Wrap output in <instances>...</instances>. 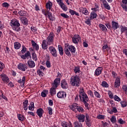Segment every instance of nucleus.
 <instances>
[{"instance_id":"1","label":"nucleus","mask_w":127,"mask_h":127,"mask_svg":"<svg viewBox=\"0 0 127 127\" xmlns=\"http://www.w3.org/2000/svg\"><path fill=\"white\" fill-rule=\"evenodd\" d=\"M60 81H61V79L60 78H56L54 83H52V87L50 89V93L51 96H54L56 94V88L58 87V85L60 84Z\"/></svg>"},{"instance_id":"2","label":"nucleus","mask_w":127,"mask_h":127,"mask_svg":"<svg viewBox=\"0 0 127 127\" xmlns=\"http://www.w3.org/2000/svg\"><path fill=\"white\" fill-rule=\"evenodd\" d=\"M70 83L71 86L79 87L81 84V79H80V76L79 75L72 76L70 78Z\"/></svg>"},{"instance_id":"3","label":"nucleus","mask_w":127,"mask_h":127,"mask_svg":"<svg viewBox=\"0 0 127 127\" xmlns=\"http://www.w3.org/2000/svg\"><path fill=\"white\" fill-rule=\"evenodd\" d=\"M54 36H55V34L53 32H51L49 34V36L47 37L46 40L48 45H51V44L53 43L54 41Z\"/></svg>"},{"instance_id":"4","label":"nucleus","mask_w":127,"mask_h":127,"mask_svg":"<svg viewBox=\"0 0 127 127\" xmlns=\"http://www.w3.org/2000/svg\"><path fill=\"white\" fill-rule=\"evenodd\" d=\"M79 98L80 100L82 99V102L84 103V102H88L89 97H88V95L85 93L84 91H81L80 92Z\"/></svg>"},{"instance_id":"5","label":"nucleus","mask_w":127,"mask_h":127,"mask_svg":"<svg viewBox=\"0 0 127 127\" xmlns=\"http://www.w3.org/2000/svg\"><path fill=\"white\" fill-rule=\"evenodd\" d=\"M49 51H50L51 54H52V56L53 57H57V51L56 50V49L54 48L53 46H50L49 48Z\"/></svg>"},{"instance_id":"6","label":"nucleus","mask_w":127,"mask_h":127,"mask_svg":"<svg viewBox=\"0 0 127 127\" xmlns=\"http://www.w3.org/2000/svg\"><path fill=\"white\" fill-rule=\"evenodd\" d=\"M72 40L73 43L77 44L78 42H81V37H80L79 35H74L72 38Z\"/></svg>"},{"instance_id":"7","label":"nucleus","mask_w":127,"mask_h":127,"mask_svg":"<svg viewBox=\"0 0 127 127\" xmlns=\"http://www.w3.org/2000/svg\"><path fill=\"white\" fill-rule=\"evenodd\" d=\"M57 96L59 99H64V98H66V92L64 91H60L57 93Z\"/></svg>"},{"instance_id":"8","label":"nucleus","mask_w":127,"mask_h":127,"mask_svg":"<svg viewBox=\"0 0 127 127\" xmlns=\"http://www.w3.org/2000/svg\"><path fill=\"white\" fill-rule=\"evenodd\" d=\"M17 68L21 71H25L26 69H27V66L24 64L20 63L18 65Z\"/></svg>"},{"instance_id":"9","label":"nucleus","mask_w":127,"mask_h":127,"mask_svg":"<svg viewBox=\"0 0 127 127\" xmlns=\"http://www.w3.org/2000/svg\"><path fill=\"white\" fill-rule=\"evenodd\" d=\"M85 124L86 126L88 127H91V120H90V116L88 114H85Z\"/></svg>"},{"instance_id":"10","label":"nucleus","mask_w":127,"mask_h":127,"mask_svg":"<svg viewBox=\"0 0 127 127\" xmlns=\"http://www.w3.org/2000/svg\"><path fill=\"white\" fill-rule=\"evenodd\" d=\"M10 24L12 27L15 26H20V24H19V22L17 20H12L11 21Z\"/></svg>"},{"instance_id":"11","label":"nucleus","mask_w":127,"mask_h":127,"mask_svg":"<svg viewBox=\"0 0 127 127\" xmlns=\"http://www.w3.org/2000/svg\"><path fill=\"white\" fill-rule=\"evenodd\" d=\"M64 53H65L67 56L70 57L71 53H70V51H69V49L68 48V44H65L64 45Z\"/></svg>"},{"instance_id":"12","label":"nucleus","mask_w":127,"mask_h":127,"mask_svg":"<svg viewBox=\"0 0 127 127\" xmlns=\"http://www.w3.org/2000/svg\"><path fill=\"white\" fill-rule=\"evenodd\" d=\"M61 86L63 89H66L68 87V83H67V81L66 80L63 79L61 81Z\"/></svg>"},{"instance_id":"13","label":"nucleus","mask_w":127,"mask_h":127,"mask_svg":"<svg viewBox=\"0 0 127 127\" xmlns=\"http://www.w3.org/2000/svg\"><path fill=\"white\" fill-rule=\"evenodd\" d=\"M121 86V79L119 77H117L114 84L115 88H119Z\"/></svg>"},{"instance_id":"14","label":"nucleus","mask_w":127,"mask_h":127,"mask_svg":"<svg viewBox=\"0 0 127 127\" xmlns=\"http://www.w3.org/2000/svg\"><path fill=\"white\" fill-rule=\"evenodd\" d=\"M44 113V110L42 109V108H39V109L37 110L36 114L39 117V118H42V116Z\"/></svg>"},{"instance_id":"15","label":"nucleus","mask_w":127,"mask_h":127,"mask_svg":"<svg viewBox=\"0 0 127 127\" xmlns=\"http://www.w3.org/2000/svg\"><path fill=\"white\" fill-rule=\"evenodd\" d=\"M0 77L4 83H8L9 82V79H8V77L6 76V75L4 74H1Z\"/></svg>"},{"instance_id":"16","label":"nucleus","mask_w":127,"mask_h":127,"mask_svg":"<svg viewBox=\"0 0 127 127\" xmlns=\"http://www.w3.org/2000/svg\"><path fill=\"white\" fill-rule=\"evenodd\" d=\"M103 71V67L99 66L95 70V76H99L100 74L102 73Z\"/></svg>"},{"instance_id":"17","label":"nucleus","mask_w":127,"mask_h":127,"mask_svg":"<svg viewBox=\"0 0 127 127\" xmlns=\"http://www.w3.org/2000/svg\"><path fill=\"white\" fill-rule=\"evenodd\" d=\"M77 119L79 123H84L85 122V115H79L77 116Z\"/></svg>"},{"instance_id":"18","label":"nucleus","mask_w":127,"mask_h":127,"mask_svg":"<svg viewBox=\"0 0 127 127\" xmlns=\"http://www.w3.org/2000/svg\"><path fill=\"white\" fill-rule=\"evenodd\" d=\"M79 11L80 12H82V13H83V14H85V15H88V14H89V12L88 11V10L86 8H80Z\"/></svg>"},{"instance_id":"19","label":"nucleus","mask_w":127,"mask_h":127,"mask_svg":"<svg viewBox=\"0 0 127 127\" xmlns=\"http://www.w3.org/2000/svg\"><path fill=\"white\" fill-rule=\"evenodd\" d=\"M28 57H30V58H31V55L30 54V53L28 51L27 53H26L25 55H22L21 56V58H22V59H24V60L26 59V58L28 59L29 58Z\"/></svg>"},{"instance_id":"20","label":"nucleus","mask_w":127,"mask_h":127,"mask_svg":"<svg viewBox=\"0 0 127 127\" xmlns=\"http://www.w3.org/2000/svg\"><path fill=\"white\" fill-rule=\"evenodd\" d=\"M28 66L29 68H34L35 67V63L34 61H28L27 62Z\"/></svg>"},{"instance_id":"21","label":"nucleus","mask_w":127,"mask_h":127,"mask_svg":"<svg viewBox=\"0 0 127 127\" xmlns=\"http://www.w3.org/2000/svg\"><path fill=\"white\" fill-rule=\"evenodd\" d=\"M46 40H44L42 41V49H44V50H46L47 48H48V44H46Z\"/></svg>"},{"instance_id":"22","label":"nucleus","mask_w":127,"mask_h":127,"mask_svg":"<svg viewBox=\"0 0 127 127\" xmlns=\"http://www.w3.org/2000/svg\"><path fill=\"white\" fill-rule=\"evenodd\" d=\"M68 50L70 51L71 53H75V52H76V48L74 46H70L69 44H68Z\"/></svg>"},{"instance_id":"23","label":"nucleus","mask_w":127,"mask_h":127,"mask_svg":"<svg viewBox=\"0 0 127 127\" xmlns=\"http://www.w3.org/2000/svg\"><path fill=\"white\" fill-rule=\"evenodd\" d=\"M112 27L114 30H116V29H118V27H119V23H118L116 22H115L113 21L112 22Z\"/></svg>"},{"instance_id":"24","label":"nucleus","mask_w":127,"mask_h":127,"mask_svg":"<svg viewBox=\"0 0 127 127\" xmlns=\"http://www.w3.org/2000/svg\"><path fill=\"white\" fill-rule=\"evenodd\" d=\"M99 27L104 32H107V31H108V30L107 29V27H106V26H105V25H104L103 24H99Z\"/></svg>"},{"instance_id":"25","label":"nucleus","mask_w":127,"mask_h":127,"mask_svg":"<svg viewBox=\"0 0 127 127\" xmlns=\"http://www.w3.org/2000/svg\"><path fill=\"white\" fill-rule=\"evenodd\" d=\"M25 76H23L22 77V80L21 79H19L18 80V83H20L21 87H23L24 83H25Z\"/></svg>"},{"instance_id":"26","label":"nucleus","mask_w":127,"mask_h":127,"mask_svg":"<svg viewBox=\"0 0 127 127\" xmlns=\"http://www.w3.org/2000/svg\"><path fill=\"white\" fill-rule=\"evenodd\" d=\"M58 49L59 51V53L61 56H63V54H64V50H63V48L61 45L58 46Z\"/></svg>"},{"instance_id":"27","label":"nucleus","mask_w":127,"mask_h":127,"mask_svg":"<svg viewBox=\"0 0 127 127\" xmlns=\"http://www.w3.org/2000/svg\"><path fill=\"white\" fill-rule=\"evenodd\" d=\"M21 21L24 25H27L28 24V20L26 18H20Z\"/></svg>"},{"instance_id":"28","label":"nucleus","mask_w":127,"mask_h":127,"mask_svg":"<svg viewBox=\"0 0 127 127\" xmlns=\"http://www.w3.org/2000/svg\"><path fill=\"white\" fill-rule=\"evenodd\" d=\"M28 105V100H26L23 102V109L24 111H27V106Z\"/></svg>"},{"instance_id":"29","label":"nucleus","mask_w":127,"mask_h":127,"mask_svg":"<svg viewBox=\"0 0 127 127\" xmlns=\"http://www.w3.org/2000/svg\"><path fill=\"white\" fill-rule=\"evenodd\" d=\"M62 126L63 127H70L72 126V123H71V122H69L68 123L64 122L62 123Z\"/></svg>"},{"instance_id":"30","label":"nucleus","mask_w":127,"mask_h":127,"mask_svg":"<svg viewBox=\"0 0 127 127\" xmlns=\"http://www.w3.org/2000/svg\"><path fill=\"white\" fill-rule=\"evenodd\" d=\"M73 126L74 127H83V125L81 122L76 121L73 123Z\"/></svg>"},{"instance_id":"31","label":"nucleus","mask_w":127,"mask_h":127,"mask_svg":"<svg viewBox=\"0 0 127 127\" xmlns=\"http://www.w3.org/2000/svg\"><path fill=\"white\" fill-rule=\"evenodd\" d=\"M77 106L78 104L77 103H73V105L70 106L71 110L73 111V112H76Z\"/></svg>"},{"instance_id":"32","label":"nucleus","mask_w":127,"mask_h":127,"mask_svg":"<svg viewBox=\"0 0 127 127\" xmlns=\"http://www.w3.org/2000/svg\"><path fill=\"white\" fill-rule=\"evenodd\" d=\"M60 3L61 4L59 5H60L63 10H64V11H67V6H66V5H64V3L63 2H61Z\"/></svg>"},{"instance_id":"33","label":"nucleus","mask_w":127,"mask_h":127,"mask_svg":"<svg viewBox=\"0 0 127 127\" xmlns=\"http://www.w3.org/2000/svg\"><path fill=\"white\" fill-rule=\"evenodd\" d=\"M52 2H51V1H48L47 3H46V8L47 9H49V10H50V9H51V7H52Z\"/></svg>"},{"instance_id":"34","label":"nucleus","mask_w":127,"mask_h":127,"mask_svg":"<svg viewBox=\"0 0 127 127\" xmlns=\"http://www.w3.org/2000/svg\"><path fill=\"white\" fill-rule=\"evenodd\" d=\"M14 46L15 49H16V50L19 49V48L21 47V44H20V43L18 42H15L14 43Z\"/></svg>"},{"instance_id":"35","label":"nucleus","mask_w":127,"mask_h":127,"mask_svg":"<svg viewBox=\"0 0 127 127\" xmlns=\"http://www.w3.org/2000/svg\"><path fill=\"white\" fill-rule=\"evenodd\" d=\"M103 6L106 8V9H108V10H110L111 9V6L109 5L108 2L103 3Z\"/></svg>"},{"instance_id":"36","label":"nucleus","mask_w":127,"mask_h":127,"mask_svg":"<svg viewBox=\"0 0 127 127\" xmlns=\"http://www.w3.org/2000/svg\"><path fill=\"white\" fill-rule=\"evenodd\" d=\"M97 17V14L94 11H92L90 14V19H94Z\"/></svg>"},{"instance_id":"37","label":"nucleus","mask_w":127,"mask_h":127,"mask_svg":"<svg viewBox=\"0 0 127 127\" xmlns=\"http://www.w3.org/2000/svg\"><path fill=\"white\" fill-rule=\"evenodd\" d=\"M17 117H18V119L19 121H21V122H23V121H24V120H25L24 116H23L21 114H18Z\"/></svg>"},{"instance_id":"38","label":"nucleus","mask_w":127,"mask_h":127,"mask_svg":"<svg viewBox=\"0 0 127 127\" xmlns=\"http://www.w3.org/2000/svg\"><path fill=\"white\" fill-rule=\"evenodd\" d=\"M74 72L76 74L78 73V74H80L81 73V70H80V68L79 67H75L74 68Z\"/></svg>"},{"instance_id":"39","label":"nucleus","mask_w":127,"mask_h":127,"mask_svg":"<svg viewBox=\"0 0 127 127\" xmlns=\"http://www.w3.org/2000/svg\"><path fill=\"white\" fill-rule=\"evenodd\" d=\"M110 121L113 124H116V123H117V118H116V116H112Z\"/></svg>"},{"instance_id":"40","label":"nucleus","mask_w":127,"mask_h":127,"mask_svg":"<svg viewBox=\"0 0 127 127\" xmlns=\"http://www.w3.org/2000/svg\"><path fill=\"white\" fill-rule=\"evenodd\" d=\"M29 110L30 111H34V103L31 102L29 106Z\"/></svg>"},{"instance_id":"41","label":"nucleus","mask_w":127,"mask_h":127,"mask_svg":"<svg viewBox=\"0 0 127 127\" xmlns=\"http://www.w3.org/2000/svg\"><path fill=\"white\" fill-rule=\"evenodd\" d=\"M18 14L20 16H25L26 15V12L23 10H20L18 12Z\"/></svg>"},{"instance_id":"42","label":"nucleus","mask_w":127,"mask_h":127,"mask_svg":"<svg viewBox=\"0 0 127 127\" xmlns=\"http://www.w3.org/2000/svg\"><path fill=\"white\" fill-rule=\"evenodd\" d=\"M47 94H48V90H45V91L42 92L41 96L43 98H45V97H46V96H47Z\"/></svg>"},{"instance_id":"43","label":"nucleus","mask_w":127,"mask_h":127,"mask_svg":"<svg viewBox=\"0 0 127 127\" xmlns=\"http://www.w3.org/2000/svg\"><path fill=\"white\" fill-rule=\"evenodd\" d=\"M101 86L104 88H108V87H109V84L108 83H107V82L103 81L102 83Z\"/></svg>"},{"instance_id":"44","label":"nucleus","mask_w":127,"mask_h":127,"mask_svg":"<svg viewBox=\"0 0 127 127\" xmlns=\"http://www.w3.org/2000/svg\"><path fill=\"white\" fill-rule=\"evenodd\" d=\"M37 72V74H39V76H40V77H43V76H44V73H43V72L40 70V69H38Z\"/></svg>"},{"instance_id":"45","label":"nucleus","mask_w":127,"mask_h":127,"mask_svg":"<svg viewBox=\"0 0 127 127\" xmlns=\"http://www.w3.org/2000/svg\"><path fill=\"white\" fill-rule=\"evenodd\" d=\"M48 17H49V19L51 20V21H53L55 18L52 16V13H51L50 14H49L48 15Z\"/></svg>"},{"instance_id":"46","label":"nucleus","mask_w":127,"mask_h":127,"mask_svg":"<svg viewBox=\"0 0 127 127\" xmlns=\"http://www.w3.org/2000/svg\"><path fill=\"white\" fill-rule=\"evenodd\" d=\"M118 123H119V124H120V125H124V124L126 123V122H125V121H124L123 119L120 118L118 119Z\"/></svg>"},{"instance_id":"47","label":"nucleus","mask_w":127,"mask_h":127,"mask_svg":"<svg viewBox=\"0 0 127 127\" xmlns=\"http://www.w3.org/2000/svg\"><path fill=\"white\" fill-rule=\"evenodd\" d=\"M122 108H125L127 106V102L126 101H122L121 102Z\"/></svg>"},{"instance_id":"48","label":"nucleus","mask_w":127,"mask_h":127,"mask_svg":"<svg viewBox=\"0 0 127 127\" xmlns=\"http://www.w3.org/2000/svg\"><path fill=\"white\" fill-rule=\"evenodd\" d=\"M76 110L78 112H81L82 113H83V112H84V109H83V108H82V107H80V106H77L76 107Z\"/></svg>"},{"instance_id":"49","label":"nucleus","mask_w":127,"mask_h":127,"mask_svg":"<svg viewBox=\"0 0 127 127\" xmlns=\"http://www.w3.org/2000/svg\"><path fill=\"white\" fill-rule=\"evenodd\" d=\"M47 109L48 110L49 115H50L51 116V115H53V113L52 112L53 110L52 109V108L51 107H48Z\"/></svg>"},{"instance_id":"50","label":"nucleus","mask_w":127,"mask_h":127,"mask_svg":"<svg viewBox=\"0 0 127 127\" xmlns=\"http://www.w3.org/2000/svg\"><path fill=\"white\" fill-rule=\"evenodd\" d=\"M22 50L21 51V53H22V54H24V53H25V52H26L27 51V49L23 45L22 46Z\"/></svg>"},{"instance_id":"51","label":"nucleus","mask_w":127,"mask_h":127,"mask_svg":"<svg viewBox=\"0 0 127 127\" xmlns=\"http://www.w3.org/2000/svg\"><path fill=\"white\" fill-rule=\"evenodd\" d=\"M121 32H127V27H124L122 26L121 27Z\"/></svg>"},{"instance_id":"52","label":"nucleus","mask_w":127,"mask_h":127,"mask_svg":"<svg viewBox=\"0 0 127 127\" xmlns=\"http://www.w3.org/2000/svg\"><path fill=\"white\" fill-rule=\"evenodd\" d=\"M4 68V64L3 63L0 62V71L1 72L2 71V69Z\"/></svg>"},{"instance_id":"53","label":"nucleus","mask_w":127,"mask_h":127,"mask_svg":"<svg viewBox=\"0 0 127 127\" xmlns=\"http://www.w3.org/2000/svg\"><path fill=\"white\" fill-rule=\"evenodd\" d=\"M32 58H33V60H34L35 61H36V60H37V58L36 57V54H35V53H33L32 54Z\"/></svg>"},{"instance_id":"54","label":"nucleus","mask_w":127,"mask_h":127,"mask_svg":"<svg viewBox=\"0 0 127 127\" xmlns=\"http://www.w3.org/2000/svg\"><path fill=\"white\" fill-rule=\"evenodd\" d=\"M121 5L122 8L124 9V10H125L126 11H127V5H126L125 4H121Z\"/></svg>"},{"instance_id":"55","label":"nucleus","mask_w":127,"mask_h":127,"mask_svg":"<svg viewBox=\"0 0 127 127\" xmlns=\"http://www.w3.org/2000/svg\"><path fill=\"white\" fill-rule=\"evenodd\" d=\"M13 30H15V31H20V28H19V26H15L13 27Z\"/></svg>"},{"instance_id":"56","label":"nucleus","mask_w":127,"mask_h":127,"mask_svg":"<svg viewBox=\"0 0 127 127\" xmlns=\"http://www.w3.org/2000/svg\"><path fill=\"white\" fill-rule=\"evenodd\" d=\"M46 65L48 68H50L51 67V64H50V61H47L46 63Z\"/></svg>"},{"instance_id":"57","label":"nucleus","mask_w":127,"mask_h":127,"mask_svg":"<svg viewBox=\"0 0 127 127\" xmlns=\"http://www.w3.org/2000/svg\"><path fill=\"white\" fill-rule=\"evenodd\" d=\"M114 100L115 101H117V102H121V98H120V97L117 95H115Z\"/></svg>"},{"instance_id":"58","label":"nucleus","mask_w":127,"mask_h":127,"mask_svg":"<svg viewBox=\"0 0 127 127\" xmlns=\"http://www.w3.org/2000/svg\"><path fill=\"white\" fill-rule=\"evenodd\" d=\"M61 15L63 17H64V18H69V16H68V15H67L65 13H61Z\"/></svg>"},{"instance_id":"59","label":"nucleus","mask_w":127,"mask_h":127,"mask_svg":"<svg viewBox=\"0 0 127 127\" xmlns=\"http://www.w3.org/2000/svg\"><path fill=\"white\" fill-rule=\"evenodd\" d=\"M87 101H85L83 103H84L85 108H86V109L87 110H89V107L90 106V105H89V104H88V103H87Z\"/></svg>"},{"instance_id":"60","label":"nucleus","mask_w":127,"mask_h":127,"mask_svg":"<svg viewBox=\"0 0 127 127\" xmlns=\"http://www.w3.org/2000/svg\"><path fill=\"white\" fill-rule=\"evenodd\" d=\"M2 6L3 7H8V6H9V4L7 2H4L2 3Z\"/></svg>"},{"instance_id":"61","label":"nucleus","mask_w":127,"mask_h":127,"mask_svg":"<svg viewBox=\"0 0 127 127\" xmlns=\"http://www.w3.org/2000/svg\"><path fill=\"white\" fill-rule=\"evenodd\" d=\"M94 95L96 98H101V95H100V94L97 91H95Z\"/></svg>"},{"instance_id":"62","label":"nucleus","mask_w":127,"mask_h":127,"mask_svg":"<svg viewBox=\"0 0 127 127\" xmlns=\"http://www.w3.org/2000/svg\"><path fill=\"white\" fill-rule=\"evenodd\" d=\"M85 22L86 24L90 25H91V19H88L85 21Z\"/></svg>"},{"instance_id":"63","label":"nucleus","mask_w":127,"mask_h":127,"mask_svg":"<svg viewBox=\"0 0 127 127\" xmlns=\"http://www.w3.org/2000/svg\"><path fill=\"white\" fill-rule=\"evenodd\" d=\"M5 50V53H9V51H10V50H9V48H8V47H6L5 49H4Z\"/></svg>"},{"instance_id":"64","label":"nucleus","mask_w":127,"mask_h":127,"mask_svg":"<svg viewBox=\"0 0 127 127\" xmlns=\"http://www.w3.org/2000/svg\"><path fill=\"white\" fill-rule=\"evenodd\" d=\"M106 26H107V28H109V29H111V28H112L111 23H107L106 24Z\"/></svg>"}]
</instances>
